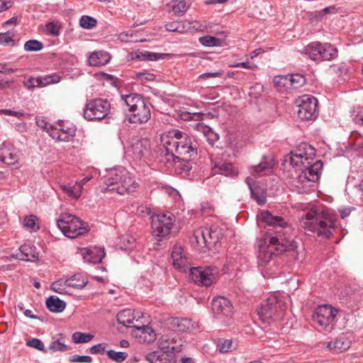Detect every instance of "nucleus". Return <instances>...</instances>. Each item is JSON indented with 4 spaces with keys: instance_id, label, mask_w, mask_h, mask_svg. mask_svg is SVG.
I'll list each match as a JSON object with an SVG mask.
<instances>
[{
    "instance_id": "obj_1",
    "label": "nucleus",
    "mask_w": 363,
    "mask_h": 363,
    "mask_svg": "<svg viewBox=\"0 0 363 363\" xmlns=\"http://www.w3.org/2000/svg\"><path fill=\"white\" fill-rule=\"evenodd\" d=\"M315 155V150L309 144L302 143L291 152L290 161L294 167L305 166L306 168L291 184L298 194L307 193L320 177L323 164L318 160L311 164Z\"/></svg>"
},
{
    "instance_id": "obj_2",
    "label": "nucleus",
    "mask_w": 363,
    "mask_h": 363,
    "mask_svg": "<svg viewBox=\"0 0 363 363\" xmlns=\"http://www.w3.org/2000/svg\"><path fill=\"white\" fill-rule=\"evenodd\" d=\"M259 219L263 221L266 225L272 227L277 230L279 233L277 236H273L269 238V245L263 247L259 250V264L262 265L268 263L274 256L281 254L284 252H294L297 248L296 242L289 238H284L285 233L291 230V226L288 222L281 216H274L269 211H263L261 213Z\"/></svg>"
},
{
    "instance_id": "obj_3",
    "label": "nucleus",
    "mask_w": 363,
    "mask_h": 363,
    "mask_svg": "<svg viewBox=\"0 0 363 363\" xmlns=\"http://www.w3.org/2000/svg\"><path fill=\"white\" fill-rule=\"evenodd\" d=\"M301 225L306 230L315 233L318 237L330 238L338 227L335 212L322 205H313L302 216Z\"/></svg>"
},
{
    "instance_id": "obj_4",
    "label": "nucleus",
    "mask_w": 363,
    "mask_h": 363,
    "mask_svg": "<svg viewBox=\"0 0 363 363\" xmlns=\"http://www.w3.org/2000/svg\"><path fill=\"white\" fill-rule=\"evenodd\" d=\"M164 146L163 162H172L176 157L182 160H191L197 155L198 143L191 137L178 130H172L161 137Z\"/></svg>"
},
{
    "instance_id": "obj_5",
    "label": "nucleus",
    "mask_w": 363,
    "mask_h": 363,
    "mask_svg": "<svg viewBox=\"0 0 363 363\" xmlns=\"http://www.w3.org/2000/svg\"><path fill=\"white\" fill-rule=\"evenodd\" d=\"M104 184L106 187L102 190L103 192L111 191L121 195L133 192L138 186L130 174L125 169L108 170L104 176Z\"/></svg>"
},
{
    "instance_id": "obj_6",
    "label": "nucleus",
    "mask_w": 363,
    "mask_h": 363,
    "mask_svg": "<svg viewBox=\"0 0 363 363\" xmlns=\"http://www.w3.org/2000/svg\"><path fill=\"white\" fill-rule=\"evenodd\" d=\"M286 297L271 295L257 308V314L264 323L281 320L287 308Z\"/></svg>"
},
{
    "instance_id": "obj_7",
    "label": "nucleus",
    "mask_w": 363,
    "mask_h": 363,
    "mask_svg": "<svg viewBox=\"0 0 363 363\" xmlns=\"http://www.w3.org/2000/svg\"><path fill=\"white\" fill-rule=\"evenodd\" d=\"M121 99L129 108L128 121L131 123H145L150 118V110L141 96L136 94L122 95Z\"/></svg>"
},
{
    "instance_id": "obj_8",
    "label": "nucleus",
    "mask_w": 363,
    "mask_h": 363,
    "mask_svg": "<svg viewBox=\"0 0 363 363\" xmlns=\"http://www.w3.org/2000/svg\"><path fill=\"white\" fill-rule=\"evenodd\" d=\"M57 224L62 233L69 238H77L88 230L85 223L76 216L67 213L60 214L57 220Z\"/></svg>"
},
{
    "instance_id": "obj_9",
    "label": "nucleus",
    "mask_w": 363,
    "mask_h": 363,
    "mask_svg": "<svg viewBox=\"0 0 363 363\" xmlns=\"http://www.w3.org/2000/svg\"><path fill=\"white\" fill-rule=\"evenodd\" d=\"M110 110L111 104L107 99H91L84 108V117L89 121H99L108 116Z\"/></svg>"
},
{
    "instance_id": "obj_10",
    "label": "nucleus",
    "mask_w": 363,
    "mask_h": 363,
    "mask_svg": "<svg viewBox=\"0 0 363 363\" xmlns=\"http://www.w3.org/2000/svg\"><path fill=\"white\" fill-rule=\"evenodd\" d=\"M190 279L196 284L208 287L216 280L219 270L216 267L190 268Z\"/></svg>"
},
{
    "instance_id": "obj_11",
    "label": "nucleus",
    "mask_w": 363,
    "mask_h": 363,
    "mask_svg": "<svg viewBox=\"0 0 363 363\" xmlns=\"http://www.w3.org/2000/svg\"><path fill=\"white\" fill-rule=\"evenodd\" d=\"M172 351L156 350L145 354V360L149 363H155L157 361H168L169 363H191L192 359L183 356L180 354V350H177L174 346L172 347Z\"/></svg>"
},
{
    "instance_id": "obj_12",
    "label": "nucleus",
    "mask_w": 363,
    "mask_h": 363,
    "mask_svg": "<svg viewBox=\"0 0 363 363\" xmlns=\"http://www.w3.org/2000/svg\"><path fill=\"white\" fill-rule=\"evenodd\" d=\"M211 309L216 318L224 324H230L233 315V306L224 296H217L212 300Z\"/></svg>"
},
{
    "instance_id": "obj_13",
    "label": "nucleus",
    "mask_w": 363,
    "mask_h": 363,
    "mask_svg": "<svg viewBox=\"0 0 363 363\" xmlns=\"http://www.w3.org/2000/svg\"><path fill=\"white\" fill-rule=\"evenodd\" d=\"M173 225V215L167 212L159 213L152 218V228L156 237L164 238L167 236Z\"/></svg>"
},
{
    "instance_id": "obj_14",
    "label": "nucleus",
    "mask_w": 363,
    "mask_h": 363,
    "mask_svg": "<svg viewBox=\"0 0 363 363\" xmlns=\"http://www.w3.org/2000/svg\"><path fill=\"white\" fill-rule=\"evenodd\" d=\"M128 153L135 160L146 159L150 154V142L147 138H132L128 148Z\"/></svg>"
},
{
    "instance_id": "obj_15",
    "label": "nucleus",
    "mask_w": 363,
    "mask_h": 363,
    "mask_svg": "<svg viewBox=\"0 0 363 363\" xmlns=\"http://www.w3.org/2000/svg\"><path fill=\"white\" fill-rule=\"evenodd\" d=\"M318 100L311 96H303L298 105V116L301 120L310 121L316 118Z\"/></svg>"
},
{
    "instance_id": "obj_16",
    "label": "nucleus",
    "mask_w": 363,
    "mask_h": 363,
    "mask_svg": "<svg viewBox=\"0 0 363 363\" xmlns=\"http://www.w3.org/2000/svg\"><path fill=\"white\" fill-rule=\"evenodd\" d=\"M76 133V128L72 124L59 121L54 126H50V135L58 141L67 142L70 140Z\"/></svg>"
},
{
    "instance_id": "obj_17",
    "label": "nucleus",
    "mask_w": 363,
    "mask_h": 363,
    "mask_svg": "<svg viewBox=\"0 0 363 363\" xmlns=\"http://www.w3.org/2000/svg\"><path fill=\"white\" fill-rule=\"evenodd\" d=\"M338 310L329 305L318 306L313 314V320L320 326H328L335 322Z\"/></svg>"
},
{
    "instance_id": "obj_18",
    "label": "nucleus",
    "mask_w": 363,
    "mask_h": 363,
    "mask_svg": "<svg viewBox=\"0 0 363 363\" xmlns=\"http://www.w3.org/2000/svg\"><path fill=\"white\" fill-rule=\"evenodd\" d=\"M172 259L173 261V265L175 268L179 269L180 272H185L187 269H189V262L183 252L182 247L176 244L172 252Z\"/></svg>"
},
{
    "instance_id": "obj_19",
    "label": "nucleus",
    "mask_w": 363,
    "mask_h": 363,
    "mask_svg": "<svg viewBox=\"0 0 363 363\" xmlns=\"http://www.w3.org/2000/svg\"><path fill=\"white\" fill-rule=\"evenodd\" d=\"M80 253L86 262L94 264L101 262L106 255L104 249L99 247L82 248Z\"/></svg>"
},
{
    "instance_id": "obj_20",
    "label": "nucleus",
    "mask_w": 363,
    "mask_h": 363,
    "mask_svg": "<svg viewBox=\"0 0 363 363\" xmlns=\"http://www.w3.org/2000/svg\"><path fill=\"white\" fill-rule=\"evenodd\" d=\"M208 233V228H199L194 230V235L191 238V242L192 245H195L200 250L209 247L208 240L206 235Z\"/></svg>"
},
{
    "instance_id": "obj_21",
    "label": "nucleus",
    "mask_w": 363,
    "mask_h": 363,
    "mask_svg": "<svg viewBox=\"0 0 363 363\" xmlns=\"http://www.w3.org/2000/svg\"><path fill=\"white\" fill-rule=\"evenodd\" d=\"M111 60V55L108 52L99 50L94 51L88 57V63L90 66L99 67L108 63Z\"/></svg>"
},
{
    "instance_id": "obj_22",
    "label": "nucleus",
    "mask_w": 363,
    "mask_h": 363,
    "mask_svg": "<svg viewBox=\"0 0 363 363\" xmlns=\"http://www.w3.org/2000/svg\"><path fill=\"white\" fill-rule=\"evenodd\" d=\"M0 160L7 165H16L18 160L17 150L9 147L0 148Z\"/></svg>"
},
{
    "instance_id": "obj_23",
    "label": "nucleus",
    "mask_w": 363,
    "mask_h": 363,
    "mask_svg": "<svg viewBox=\"0 0 363 363\" xmlns=\"http://www.w3.org/2000/svg\"><path fill=\"white\" fill-rule=\"evenodd\" d=\"M133 327L138 330L136 336L139 338L140 342L150 343L156 340V333L152 328L147 325H133Z\"/></svg>"
},
{
    "instance_id": "obj_24",
    "label": "nucleus",
    "mask_w": 363,
    "mask_h": 363,
    "mask_svg": "<svg viewBox=\"0 0 363 363\" xmlns=\"http://www.w3.org/2000/svg\"><path fill=\"white\" fill-rule=\"evenodd\" d=\"M213 174H223L225 176H237L238 170L233 166L231 163L223 162H216L212 168Z\"/></svg>"
},
{
    "instance_id": "obj_25",
    "label": "nucleus",
    "mask_w": 363,
    "mask_h": 363,
    "mask_svg": "<svg viewBox=\"0 0 363 363\" xmlns=\"http://www.w3.org/2000/svg\"><path fill=\"white\" fill-rule=\"evenodd\" d=\"M245 182L250 190L252 197L259 204H264L266 202V197L263 190L259 186L255 185V180L252 177H248Z\"/></svg>"
},
{
    "instance_id": "obj_26",
    "label": "nucleus",
    "mask_w": 363,
    "mask_h": 363,
    "mask_svg": "<svg viewBox=\"0 0 363 363\" xmlns=\"http://www.w3.org/2000/svg\"><path fill=\"white\" fill-rule=\"evenodd\" d=\"M16 257L21 260L29 261L30 259H37L38 252L35 247L30 244H24L19 247V252L16 254Z\"/></svg>"
},
{
    "instance_id": "obj_27",
    "label": "nucleus",
    "mask_w": 363,
    "mask_h": 363,
    "mask_svg": "<svg viewBox=\"0 0 363 363\" xmlns=\"http://www.w3.org/2000/svg\"><path fill=\"white\" fill-rule=\"evenodd\" d=\"M60 189L69 197L77 199L81 196L82 184L81 182L63 184L60 185Z\"/></svg>"
},
{
    "instance_id": "obj_28",
    "label": "nucleus",
    "mask_w": 363,
    "mask_h": 363,
    "mask_svg": "<svg viewBox=\"0 0 363 363\" xmlns=\"http://www.w3.org/2000/svg\"><path fill=\"white\" fill-rule=\"evenodd\" d=\"M116 318L119 324L125 327H133L136 315L134 311L125 309L119 312L116 315Z\"/></svg>"
},
{
    "instance_id": "obj_29",
    "label": "nucleus",
    "mask_w": 363,
    "mask_h": 363,
    "mask_svg": "<svg viewBox=\"0 0 363 363\" xmlns=\"http://www.w3.org/2000/svg\"><path fill=\"white\" fill-rule=\"evenodd\" d=\"M350 345V340L341 336L337 338L335 341L329 342L327 347L330 350L334 351L337 353H340L348 350Z\"/></svg>"
},
{
    "instance_id": "obj_30",
    "label": "nucleus",
    "mask_w": 363,
    "mask_h": 363,
    "mask_svg": "<svg viewBox=\"0 0 363 363\" xmlns=\"http://www.w3.org/2000/svg\"><path fill=\"white\" fill-rule=\"evenodd\" d=\"M321 45L322 44L319 42H313L304 48L303 52L309 58L319 60L321 55Z\"/></svg>"
},
{
    "instance_id": "obj_31",
    "label": "nucleus",
    "mask_w": 363,
    "mask_h": 363,
    "mask_svg": "<svg viewBox=\"0 0 363 363\" xmlns=\"http://www.w3.org/2000/svg\"><path fill=\"white\" fill-rule=\"evenodd\" d=\"M46 306L51 312L60 313L65 308L66 303L59 298L52 296L47 299Z\"/></svg>"
},
{
    "instance_id": "obj_32",
    "label": "nucleus",
    "mask_w": 363,
    "mask_h": 363,
    "mask_svg": "<svg viewBox=\"0 0 363 363\" xmlns=\"http://www.w3.org/2000/svg\"><path fill=\"white\" fill-rule=\"evenodd\" d=\"M274 166V161L272 158L264 157L259 164L251 167V174L252 176L261 174L266 170L271 169Z\"/></svg>"
},
{
    "instance_id": "obj_33",
    "label": "nucleus",
    "mask_w": 363,
    "mask_h": 363,
    "mask_svg": "<svg viewBox=\"0 0 363 363\" xmlns=\"http://www.w3.org/2000/svg\"><path fill=\"white\" fill-rule=\"evenodd\" d=\"M216 347L220 353H226L236 350L237 343L229 339H218Z\"/></svg>"
},
{
    "instance_id": "obj_34",
    "label": "nucleus",
    "mask_w": 363,
    "mask_h": 363,
    "mask_svg": "<svg viewBox=\"0 0 363 363\" xmlns=\"http://www.w3.org/2000/svg\"><path fill=\"white\" fill-rule=\"evenodd\" d=\"M320 60H330L337 56V50L329 43L321 45Z\"/></svg>"
},
{
    "instance_id": "obj_35",
    "label": "nucleus",
    "mask_w": 363,
    "mask_h": 363,
    "mask_svg": "<svg viewBox=\"0 0 363 363\" xmlns=\"http://www.w3.org/2000/svg\"><path fill=\"white\" fill-rule=\"evenodd\" d=\"M165 54H160L149 51H138L135 53V59L139 60L156 61L159 59H164Z\"/></svg>"
},
{
    "instance_id": "obj_36",
    "label": "nucleus",
    "mask_w": 363,
    "mask_h": 363,
    "mask_svg": "<svg viewBox=\"0 0 363 363\" xmlns=\"http://www.w3.org/2000/svg\"><path fill=\"white\" fill-rule=\"evenodd\" d=\"M23 227L30 232L37 231L40 228L37 217L34 215L26 216L23 220Z\"/></svg>"
},
{
    "instance_id": "obj_37",
    "label": "nucleus",
    "mask_w": 363,
    "mask_h": 363,
    "mask_svg": "<svg viewBox=\"0 0 363 363\" xmlns=\"http://www.w3.org/2000/svg\"><path fill=\"white\" fill-rule=\"evenodd\" d=\"M190 160H182V157L178 158L176 157V160L174 162L166 163L169 164H174L176 169H179L184 172H188L192 167Z\"/></svg>"
},
{
    "instance_id": "obj_38",
    "label": "nucleus",
    "mask_w": 363,
    "mask_h": 363,
    "mask_svg": "<svg viewBox=\"0 0 363 363\" xmlns=\"http://www.w3.org/2000/svg\"><path fill=\"white\" fill-rule=\"evenodd\" d=\"M61 77L57 74L46 75L43 77H37V81L39 82L40 87L58 83Z\"/></svg>"
},
{
    "instance_id": "obj_39",
    "label": "nucleus",
    "mask_w": 363,
    "mask_h": 363,
    "mask_svg": "<svg viewBox=\"0 0 363 363\" xmlns=\"http://www.w3.org/2000/svg\"><path fill=\"white\" fill-rule=\"evenodd\" d=\"M61 77L57 74L46 75L43 77H37V81L39 82L40 87L58 83Z\"/></svg>"
},
{
    "instance_id": "obj_40",
    "label": "nucleus",
    "mask_w": 363,
    "mask_h": 363,
    "mask_svg": "<svg viewBox=\"0 0 363 363\" xmlns=\"http://www.w3.org/2000/svg\"><path fill=\"white\" fill-rule=\"evenodd\" d=\"M306 79L302 74H289V84L290 89H298L304 85Z\"/></svg>"
},
{
    "instance_id": "obj_41",
    "label": "nucleus",
    "mask_w": 363,
    "mask_h": 363,
    "mask_svg": "<svg viewBox=\"0 0 363 363\" xmlns=\"http://www.w3.org/2000/svg\"><path fill=\"white\" fill-rule=\"evenodd\" d=\"M170 6L174 13L177 15L185 13L188 9L185 0H173L170 2Z\"/></svg>"
},
{
    "instance_id": "obj_42",
    "label": "nucleus",
    "mask_w": 363,
    "mask_h": 363,
    "mask_svg": "<svg viewBox=\"0 0 363 363\" xmlns=\"http://www.w3.org/2000/svg\"><path fill=\"white\" fill-rule=\"evenodd\" d=\"M72 341L76 344L86 343L90 342L94 335L90 333L75 332L72 335Z\"/></svg>"
},
{
    "instance_id": "obj_43",
    "label": "nucleus",
    "mask_w": 363,
    "mask_h": 363,
    "mask_svg": "<svg viewBox=\"0 0 363 363\" xmlns=\"http://www.w3.org/2000/svg\"><path fill=\"white\" fill-rule=\"evenodd\" d=\"M199 42L206 47L220 46L222 40L218 38L206 35L199 38Z\"/></svg>"
},
{
    "instance_id": "obj_44",
    "label": "nucleus",
    "mask_w": 363,
    "mask_h": 363,
    "mask_svg": "<svg viewBox=\"0 0 363 363\" xmlns=\"http://www.w3.org/2000/svg\"><path fill=\"white\" fill-rule=\"evenodd\" d=\"M273 82L274 85L279 89H290L289 74L285 76H276L273 79Z\"/></svg>"
},
{
    "instance_id": "obj_45",
    "label": "nucleus",
    "mask_w": 363,
    "mask_h": 363,
    "mask_svg": "<svg viewBox=\"0 0 363 363\" xmlns=\"http://www.w3.org/2000/svg\"><path fill=\"white\" fill-rule=\"evenodd\" d=\"M97 24V21L89 16H82L79 20V25L84 29H91Z\"/></svg>"
},
{
    "instance_id": "obj_46",
    "label": "nucleus",
    "mask_w": 363,
    "mask_h": 363,
    "mask_svg": "<svg viewBox=\"0 0 363 363\" xmlns=\"http://www.w3.org/2000/svg\"><path fill=\"white\" fill-rule=\"evenodd\" d=\"M207 238L208 240L209 247L211 245H215L220 239V233L217 231L216 228L211 227L208 228Z\"/></svg>"
},
{
    "instance_id": "obj_47",
    "label": "nucleus",
    "mask_w": 363,
    "mask_h": 363,
    "mask_svg": "<svg viewBox=\"0 0 363 363\" xmlns=\"http://www.w3.org/2000/svg\"><path fill=\"white\" fill-rule=\"evenodd\" d=\"M172 324L174 325H177L178 330L182 332L189 330L192 328L191 320L187 318H183L182 320L177 318L174 319Z\"/></svg>"
},
{
    "instance_id": "obj_48",
    "label": "nucleus",
    "mask_w": 363,
    "mask_h": 363,
    "mask_svg": "<svg viewBox=\"0 0 363 363\" xmlns=\"http://www.w3.org/2000/svg\"><path fill=\"white\" fill-rule=\"evenodd\" d=\"M43 48V43L36 40H30L24 44V49L26 51H39Z\"/></svg>"
},
{
    "instance_id": "obj_49",
    "label": "nucleus",
    "mask_w": 363,
    "mask_h": 363,
    "mask_svg": "<svg viewBox=\"0 0 363 363\" xmlns=\"http://www.w3.org/2000/svg\"><path fill=\"white\" fill-rule=\"evenodd\" d=\"M64 286L72 287L75 289H82L86 285V282L84 280H77L76 275L72 278L65 280L63 282Z\"/></svg>"
},
{
    "instance_id": "obj_50",
    "label": "nucleus",
    "mask_w": 363,
    "mask_h": 363,
    "mask_svg": "<svg viewBox=\"0 0 363 363\" xmlns=\"http://www.w3.org/2000/svg\"><path fill=\"white\" fill-rule=\"evenodd\" d=\"M108 357L113 361L121 362L128 357V354L124 352H116L114 350H108L107 352Z\"/></svg>"
},
{
    "instance_id": "obj_51",
    "label": "nucleus",
    "mask_w": 363,
    "mask_h": 363,
    "mask_svg": "<svg viewBox=\"0 0 363 363\" xmlns=\"http://www.w3.org/2000/svg\"><path fill=\"white\" fill-rule=\"evenodd\" d=\"M159 350L160 351H172L170 345V337L168 335H163L158 341Z\"/></svg>"
},
{
    "instance_id": "obj_52",
    "label": "nucleus",
    "mask_w": 363,
    "mask_h": 363,
    "mask_svg": "<svg viewBox=\"0 0 363 363\" xmlns=\"http://www.w3.org/2000/svg\"><path fill=\"white\" fill-rule=\"evenodd\" d=\"M26 345L29 346L30 347L37 349L40 351L44 350L43 342L40 340L37 339V338H32V339L29 340L28 341H27Z\"/></svg>"
},
{
    "instance_id": "obj_53",
    "label": "nucleus",
    "mask_w": 363,
    "mask_h": 363,
    "mask_svg": "<svg viewBox=\"0 0 363 363\" xmlns=\"http://www.w3.org/2000/svg\"><path fill=\"white\" fill-rule=\"evenodd\" d=\"M60 26L55 22H49L46 25V30L50 34L57 36L59 35Z\"/></svg>"
},
{
    "instance_id": "obj_54",
    "label": "nucleus",
    "mask_w": 363,
    "mask_h": 363,
    "mask_svg": "<svg viewBox=\"0 0 363 363\" xmlns=\"http://www.w3.org/2000/svg\"><path fill=\"white\" fill-rule=\"evenodd\" d=\"M67 347L65 344L60 342L59 340L54 341L50 343L49 346V350L52 352H57V351H65L67 350Z\"/></svg>"
},
{
    "instance_id": "obj_55",
    "label": "nucleus",
    "mask_w": 363,
    "mask_h": 363,
    "mask_svg": "<svg viewBox=\"0 0 363 363\" xmlns=\"http://www.w3.org/2000/svg\"><path fill=\"white\" fill-rule=\"evenodd\" d=\"M136 78L141 82H144L146 81H153L155 79V75L152 73L138 72L136 73Z\"/></svg>"
},
{
    "instance_id": "obj_56",
    "label": "nucleus",
    "mask_w": 363,
    "mask_h": 363,
    "mask_svg": "<svg viewBox=\"0 0 363 363\" xmlns=\"http://www.w3.org/2000/svg\"><path fill=\"white\" fill-rule=\"evenodd\" d=\"M69 361L74 362H82V363H89L92 361V359L90 356H87V355L79 356V355L75 354V355H73L70 358Z\"/></svg>"
},
{
    "instance_id": "obj_57",
    "label": "nucleus",
    "mask_w": 363,
    "mask_h": 363,
    "mask_svg": "<svg viewBox=\"0 0 363 363\" xmlns=\"http://www.w3.org/2000/svg\"><path fill=\"white\" fill-rule=\"evenodd\" d=\"M51 289L58 294L65 293V288L62 286V281H57L53 282L50 286Z\"/></svg>"
},
{
    "instance_id": "obj_58",
    "label": "nucleus",
    "mask_w": 363,
    "mask_h": 363,
    "mask_svg": "<svg viewBox=\"0 0 363 363\" xmlns=\"http://www.w3.org/2000/svg\"><path fill=\"white\" fill-rule=\"evenodd\" d=\"M13 42L14 40L9 32L0 33V45H7L9 43H13Z\"/></svg>"
},
{
    "instance_id": "obj_59",
    "label": "nucleus",
    "mask_w": 363,
    "mask_h": 363,
    "mask_svg": "<svg viewBox=\"0 0 363 363\" xmlns=\"http://www.w3.org/2000/svg\"><path fill=\"white\" fill-rule=\"evenodd\" d=\"M123 245L125 249H130L132 248L135 242V240L134 238L127 235L122 238Z\"/></svg>"
},
{
    "instance_id": "obj_60",
    "label": "nucleus",
    "mask_w": 363,
    "mask_h": 363,
    "mask_svg": "<svg viewBox=\"0 0 363 363\" xmlns=\"http://www.w3.org/2000/svg\"><path fill=\"white\" fill-rule=\"evenodd\" d=\"M36 123L38 127L41 128L43 130H46L49 133V134L50 133V126L52 125L49 124L45 119L37 118Z\"/></svg>"
},
{
    "instance_id": "obj_61",
    "label": "nucleus",
    "mask_w": 363,
    "mask_h": 363,
    "mask_svg": "<svg viewBox=\"0 0 363 363\" xmlns=\"http://www.w3.org/2000/svg\"><path fill=\"white\" fill-rule=\"evenodd\" d=\"M24 85L28 89L35 87H40L39 82L37 81V78L33 77H30L28 81L25 82Z\"/></svg>"
},
{
    "instance_id": "obj_62",
    "label": "nucleus",
    "mask_w": 363,
    "mask_h": 363,
    "mask_svg": "<svg viewBox=\"0 0 363 363\" xmlns=\"http://www.w3.org/2000/svg\"><path fill=\"white\" fill-rule=\"evenodd\" d=\"M90 352L91 354H103L105 352V346L102 343L94 345L90 348Z\"/></svg>"
},
{
    "instance_id": "obj_63",
    "label": "nucleus",
    "mask_w": 363,
    "mask_h": 363,
    "mask_svg": "<svg viewBox=\"0 0 363 363\" xmlns=\"http://www.w3.org/2000/svg\"><path fill=\"white\" fill-rule=\"evenodd\" d=\"M356 124L363 125V106L358 108L357 114L354 118Z\"/></svg>"
},
{
    "instance_id": "obj_64",
    "label": "nucleus",
    "mask_w": 363,
    "mask_h": 363,
    "mask_svg": "<svg viewBox=\"0 0 363 363\" xmlns=\"http://www.w3.org/2000/svg\"><path fill=\"white\" fill-rule=\"evenodd\" d=\"M223 74V70H219V71L215 72H206V73L201 74L199 76V78L200 79H206V78H209V77H217L221 76Z\"/></svg>"
}]
</instances>
